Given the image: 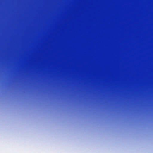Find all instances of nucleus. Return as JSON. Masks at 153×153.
Here are the masks:
<instances>
[{"mask_svg": "<svg viewBox=\"0 0 153 153\" xmlns=\"http://www.w3.org/2000/svg\"><path fill=\"white\" fill-rule=\"evenodd\" d=\"M91 106V107L112 108H153V106Z\"/></svg>", "mask_w": 153, "mask_h": 153, "instance_id": "1", "label": "nucleus"}, {"mask_svg": "<svg viewBox=\"0 0 153 153\" xmlns=\"http://www.w3.org/2000/svg\"><path fill=\"white\" fill-rule=\"evenodd\" d=\"M97 105H153V104H97Z\"/></svg>", "mask_w": 153, "mask_h": 153, "instance_id": "2", "label": "nucleus"}]
</instances>
